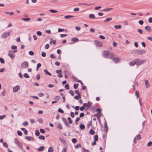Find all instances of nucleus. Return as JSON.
<instances>
[{
    "label": "nucleus",
    "mask_w": 152,
    "mask_h": 152,
    "mask_svg": "<svg viewBox=\"0 0 152 152\" xmlns=\"http://www.w3.org/2000/svg\"><path fill=\"white\" fill-rule=\"evenodd\" d=\"M146 61V60L145 59L140 60L139 58H137L130 62L129 64L131 66H134L135 64H136L137 66H140L145 63Z\"/></svg>",
    "instance_id": "obj_1"
},
{
    "label": "nucleus",
    "mask_w": 152,
    "mask_h": 152,
    "mask_svg": "<svg viewBox=\"0 0 152 152\" xmlns=\"http://www.w3.org/2000/svg\"><path fill=\"white\" fill-rule=\"evenodd\" d=\"M102 56L105 58L112 59L115 56V54L108 50H104L102 52Z\"/></svg>",
    "instance_id": "obj_2"
},
{
    "label": "nucleus",
    "mask_w": 152,
    "mask_h": 152,
    "mask_svg": "<svg viewBox=\"0 0 152 152\" xmlns=\"http://www.w3.org/2000/svg\"><path fill=\"white\" fill-rule=\"evenodd\" d=\"M94 43L96 47H101L103 46L102 43L97 40H95L94 41Z\"/></svg>",
    "instance_id": "obj_3"
},
{
    "label": "nucleus",
    "mask_w": 152,
    "mask_h": 152,
    "mask_svg": "<svg viewBox=\"0 0 152 152\" xmlns=\"http://www.w3.org/2000/svg\"><path fill=\"white\" fill-rule=\"evenodd\" d=\"M10 34V32L4 33L2 35V37L4 39H6L8 37H9Z\"/></svg>",
    "instance_id": "obj_4"
},
{
    "label": "nucleus",
    "mask_w": 152,
    "mask_h": 152,
    "mask_svg": "<svg viewBox=\"0 0 152 152\" xmlns=\"http://www.w3.org/2000/svg\"><path fill=\"white\" fill-rule=\"evenodd\" d=\"M146 51L144 50H139L137 49V55H142L145 54Z\"/></svg>",
    "instance_id": "obj_5"
},
{
    "label": "nucleus",
    "mask_w": 152,
    "mask_h": 152,
    "mask_svg": "<svg viewBox=\"0 0 152 152\" xmlns=\"http://www.w3.org/2000/svg\"><path fill=\"white\" fill-rule=\"evenodd\" d=\"M28 66V64L27 61H24L21 65V67L22 68H26Z\"/></svg>",
    "instance_id": "obj_6"
},
{
    "label": "nucleus",
    "mask_w": 152,
    "mask_h": 152,
    "mask_svg": "<svg viewBox=\"0 0 152 152\" xmlns=\"http://www.w3.org/2000/svg\"><path fill=\"white\" fill-rule=\"evenodd\" d=\"M20 87L19 86L17 85L16 86L13 87V91L14 93H15L18 92L20 89Z\"/></svg>",
    "instance_id": "obj_7"
},
{
    "label": "nucleus",
    "mask_w": 152,
    "mask_h": 152,
    "mask_svg": "<svg viewBox=\"0 0 152 152\" xmlns=\"http://www.w3.org/2000/svg\"><path fill=\"white\" fill-rule=\"evenodd\" d=\"M8 55L12 59H14L15 57V54H14L11 51H10L9 52Z\"/></svg>",
    "instance_id": "obj_8"
},
{
    "label": "nucleus",
    "mask_w": 152,
    "mask_h": 152,
    "mask_svg": "<svg viewBox=\"0 0 152 152\" xmlns=\"http://www.w3.org/2000/svg\"><path fill=\"white\" fill-rule=\"evenodd\" d=\"M112 59L115 63H117L119 62L121 60V58L118 57L113 58Z\"/></svg>",
    "instance_id": "obj_9"
},
{
    "label": "nucleus",
    "mask_w": 152,
    "mask_h": 152,
    "mask_svg": "<svg viewBox=\"0 0 152 152\" xmlns=\"http://www.w3.org/2000/svg\"><path fill=\"white\" fill-rule=\"evenodd\" d=\"M59 139L60 141L64 145H66L67 143L66 141L61 137H59Z\"/></svg>",
    "instance_id": "obj_10"
},
{
    "label": "nucleus",
    "mask_w": 152,
    "mask_h": 152,
    "mask_svg": "<svg viewBox=\"0 0 152 152\" xmlns=\"http://www.w3.org/2000/svg\"><path fill=\"white\" fill-rule=\"evenodd\" d=\"M145 30L147 31L150 32L151 31V28L150 26H147L145 27Z\"/></svg>",
    "instance_id": "obj_11"
},
{
    "label": "nucleus",
    "mask_w": 152,
    "mask_h": 152,
    "mask_svg": "<svg viewBox=\"0 0 152 152\" xmlns=\"http://www.w3.org/2000/svg\"><path fill=\"white\" fill-rule=\"evenodd\" d=\"M25 139H27L28 141H31V140H34V138L31 136H26L25 137Z\"/></svg>",
    "instance_id": "obj_12"
},
{
    "label": "nucleus",
    "mask_w": 152,
    "mask_h": 152,
    "mask_svg": "<svg viewBox=\"0 0 152 152\" xmlns=\"http://www.w3.org/2000/svg\"><path fill=\"white\" fill-rule=\"evenodd\" d=\"M21 130L23 131L24 132V134L25 135H27L28 134L27 130L25 128H21Z\"/></svg>",
    "instance_id": "obj_13"
},
{
    "label": "nucleus",
    "mask_w": 152,
    "mask_h": 152,
    "mask_svg": "<svg viewBox=\"0 0 152 152\" xmlns=\"http://www.w3.org/2000/svg\"><path fill=\"white\" fill-rule=\"evenodd\" d=\"M80 129L81 130H83L85 129V125L82 123H81L79 126Z\"/></svg>",
    "instance_id": "obj_14"
},
{
    "label": "nucleus",
    "mask_w": 152,
    "mask_h": 152,
    "mask_svg": "<svg viewBox=\"0 0 152 152\" xmlns=\"http://www.w3.org/2000/svg\"><path fill=\"white\" fill-rule=\"evenodd\" d=\"M131 53L132 54H135L137 55V49L132 50L131 51Z\"/></svg>",
    "instance_id": "obj_15"
},
{
    "label": "nucleus",
    "mask_w": 152,
    "mask_h": 152,
    "mask_svg": "<svg viewBox=\"0 0 152 152\" xmlns=\"http://www.w3.org/2000/svg\"><path fill=\"white\" fill-rule=\"evenodd\" d=\"M17 145H18L19 147L20 148V149L23 150V146L22 144L20 142Z\"/></svg>",
    "instance_id": "obj_16"
},
{
    "label": "nucleus",
    "mask_w": 152,
    "mask_h": 152,
    "mask_svg": "<svg viewBox=\"0 0 152 152\" xmlns=\"http://www.w3.org/2000/svg\"><path fill=\"white\" fill-rule=\"evenodd\" d=\"M44 148L45 147L44 146H42L38 148L37 150L39 152L42 151L44 149Z\"/></svg>",
    "instance_id": "obj_17"
},
{
    "label": "nucleus",
    "mask_w": 152,
    "mask_h": 152,
    "mask_svg": "<svg viewBox=\"0 0 152 152\" xmlns=\"http://www.w3.org/2000/svg\"><path fill=\"white\" fill-rule=\"evenodd\" d=\"M89 132L91 135H94L95 133V131L92 129L90 130Z\"/></svg>",
    "instance_id": "obj_18"
},
{
    "label": "nucleus",
    "mask_w": 152,
    "mask_h": 152,
    "mask_svg": "<svg viewBox=\"0 0 152 152\" xmlns=\"http://www.w3.org/2000/svg\"><path fill=\"white\" fill-rule=\"evenodd\" d=\"M113 9L112 8H107V9H103L102 10V11L103 12H107V11H109L111 10H112Z\"/></svg>",
    "instance_id": "obj_19"
},
{
    "label": "nucleus",
    "mask_w": 152,
    "mask_h": 152,
    "mask_svg": "<svg viewBox=\"0 0 152 152\" xmlns=\"http://www.w3.org/2000/svg\"><path fill=\"white\" fill-rule=\"evenodd\" d=\"M89 17V18L92 19H94L95 18V15L94 14H90Z\"/></svg>",
    "instance_id": "obj_20"
},
{
    "label": "nucleus",
    "mask_w": 152,
    "mask_h": 152,
    "mask_svg": "<svg viewBox=\"0 0 152 152\" xmlns=\"http://www.w3.org/2000/svg\"><path fill=\"white\" fill-rule=\"evenodd\" d=\"M145 85L146 87L148 88L149 86V83L148 81L147 80H145Z\"/></svg>",
    "instance_id": "obj_21"
},
{
    "label": "nucleus",
    "mask_w": 152,
    "mask_h": 152,
    "mask_svg": "<svg viewBox=\"0 0 152 152\" xmlns=\"http://www.w3.org/2000/svg\"><path fill=\"white\" fill-rule=\"evenodd\" d=\"M72 41L74 42H77L79 41V39L77 38H72Z\"/></svg>",
    "instance_id": "obj_22"
},
{
    "label": "nucleus",
    "mask_w": 152,
    "mask_h": 152,
    "mask_svg": "<svg viewBox=\"0 0 152 152\" xmlns=\"http://www.w3.org/2000/svg\"><path fill=\"white\" fill-rule=\"evenodd\" d=\"M135 95L136 96L137 98H138L140 96V94L139 92V91L137 90H136L135 91Z\"/></svg>",
    "instance_id": "obj_23"
},
{
    "label": "nucleus",
    "mask_w": 152,
    "mask_h": 152,
    "mask_svg": "<svg viewBox=\"0 0 152 152\" xmlns=\"http://www.w3.org/2000/svg\"><path fill=\"white\" fill-rule=\"evenodd\" d=\"M86 105V106H88V107H90L92 104V103L90 101H89L88 103H84Z\"/></svg>",
    "instance_id": "obj_24"
},
{
    "label": "nucleus",
    "mask_w": 152,
    "mask_h": 152,
    "mask_svg": "<svg viewBox=\"0 0 152 152\" xmlns=\"http://www.w3.org/2000/svg\"><path fill=\"white\" fill-rule=\"evenodd\" d=\"M74 16L71 15H66L64 16V18L66 19H68L70 18H73Z\"/></svg>",
    "instance_id": "obj_25"
},
{
    "label": "nucleus",
    "mask_w": 152,
    "mask_h": 152,
    "mask_svg": "<svg viewBox=\"0 0 152 152\" xmlns=\"http://www.w3.org/2000/svg\"><path fill=\"white\" fill-rule=\"evenodd\" d=\"M54 151L53 148L52 147H50L48 149V152H53Z\"/></svg>",
    "instance_id": "obj_26"
},
{
    "label": "nucleus",
    "mask_w": 152,
    "mask_h": 152,
    "mask_svg": "<svg viewBox=\"0 0 152 152\" xmlns=\"http://www.w3.org/2000/svg\"><path fill=\"white\" fill-rule=\"evenodd\" d=\"M86 105V104H85V103H84L83 104V106H81L80 108V110L81 111H83V110H84V109H85V107Z\"/></svg>",
    "instance_id": "obj_27"
},
{
    "label": "nucleus",
    "mask_w": 152,
    "mask_h": 152,
    "mask_svg": "<svg viewBox=\"0 0 152 152\" xmlns=\"http://www.w3.org/2000/svg\"><path fill=\"white\" fill-rule=\"evenodd\" d=\"M112 19V18L110 17L107 18L106 20H104V22H107V21H109L110 20H111Z\"/></svg>",
    "instance_id": "obj_28"
},
{
    "label": "nucleus",
    "mask_w": 152,
    "mask_h": 152,
    "mask_svg": "<svg viewBox=\"0 0 152 152\" xmlns=\"http://www.w3.org/2000/svg\"><path fill=\"white\" fill-rule=\"evenodd\" d=\"M44 72L46 74L48 75L49 76H51V74L49 72L47 69L44 70Z\"/></svg>",
    "instance_id": "obj_29"
},
{
    "label": "nucleus",
    "mask_w": 152,
    "mask_h": 152,
    "mask_svg": "<svg viewBox=\"0 0 152 152\" xmlns=\"http://www.w3.org/2000/svg\"><path fill=\"white\" fill-rule=\"evenodd\" d=\"M21 20H23L24 21H28L31 20V18H22L21 19Z\"/></svg>",
    "instance_id": "obj_30"
},
{
    "label": "nucleus",
    "mask_w": 152,
    "mask_h": 152,
    "mask_svg": "<svg viewBox=\"0 0 152 152\" xmlns=\"http://www.w3.org/2000/svg\"><path fill=\"white\" fill-rule=\"evenodd\" d=\"M121 25H115L114 26V28L116 29H119L121 28Z\"/></svg>",
    "instance_id": "obj_31"
},
{
    "label": "nucleus",
    "mask_w": 152,
    "mask_h": 152,
    "mask_svg": "<svg viewBox=\"0 0 152 152\" xmlns=\"http://www.w3.org/2000/svg\"><path fill=\"white\" fill-rule=\"evenodd\" d=\"M39 139L40 140H44L45 139V137L43 135H40L39 137Z\"/></svg>",
    "instance_id": "obj_32"
},
{
    "label": "nucleus",
    "mask_w": 152,
    "mask_h": 152,
    "mask_svg": "<svg viewBox=\"0 0 152 152\" xmlns=\"http://www.w3.org/2000/svg\"><path fill=\"white\" fill-rule=\"evenodd\" d=\"M23 76L24 77L27 78H28L30 77L29 75L27 73H25L23 75Z\"/></svg>",
    "instance_id": "obj_33"
},
{
    "label": "nucleus",
    "mask_w": 152,
    "mask_h": 152,
    "mask_svg": "<svg viewBox=\"0 0 152 152\" xmlns=\"http://www.w3.org/2000/svg\"><path fill=\"white\" fill-rule=\"evenodd\" d=\"M75 92L76 94H77L79 96L81 95L80 93H79V90H76L75 91Z\"/></svg>",
    "instance_id": "obj_34"
},
{
    "label": "nucleus",
    "mask_w": 152,
    "mask_h": 152,
    "mask_svg": "<svg viewBox=\"0 0 152 152\" xmlns=\"http://www.w3.org/2000/svg\"><path fill=\"white\" fill-rule=\"evenodd\" d=\"M57 127L60 130H61L62 129V126L61 124H59L58 125Z\"/></svg>",
    "instance_id": "obj_35"
},
{
    "label": "nucleus",
    "mask_w": 152,
    "mask_h": 152,
    "mask_svg": "<svg viewBox=\"0 0 152 152\" xmlns=\"http://www.w3.org/2000/svg\"><path fill=\"white\" fill-rule=\"evenodd\" d=\"M78 83H76L74 85V88L75 89H76L77 88L78 86H79Z\"/></svg>",
    "instance_id": "obj_36"
},
{
    "label": "nucleus",
    "mask_w": 152,
    "mask_h": 152,
    "mask_svg": "<svg viewBox=\"0 0 152 152\" xmlns=\"http://www.w3.org/2000/svg\"><path fill=\"white\" fill-rule=\"evenodd\" d=\"M96 111L98 112V113L100 114L101 113L102 110L101 108H97L96 109Z\"/></svg>",
    "instance_id": "obj_37"
},
{
    "label": "nucleus",
    "mask_w": 152,
    "mask_h": 152,
    "mask_svg": "<svg viewBox=\"0 0 152 152\" xmlns=\"http://www.w3.org/2000/svg\"><path fill=\"white\" fill-rule=\"evenodd\" d=\"M35 134L37 136H38L40 134V133L38 130H36V131L35 132Z\"/></svg>",
    "instance_id": "obj_38"
},
{
    "label": "nucleus",
    "mask_w": 152,
    "mask_h": 152,
    "mask_svg": "<svg viewBox=\"0 0 152 152\" xmlns=\"http://www.w3.org/2000/svg\"><path fill=\"white\" fill-rule=\"evenodd\" d=\"M60 99V97L59 96H56L54 99L55 100H56V101H58Z\"/></svg>",
    "instance_id": "obj_39"
},
{
    "label": "nucleus",
    "mask_w": 152,
    "mask_h": 152,
    "mask_svg": "<svg viewBox=\"0 0 152 152\" xmlns=\"http://www.w3.org/2000/svg\"><path fill=\"white\" fill-rule=\"evenodd\" d=\"M49 11L50 12L53 13H56L58 12L57 11L53 9L50 10Z\"/></svg>",
    "instance_id": "obj_40"
},
{
    "label": "nucleus",
    "mask_w": 152,
    "mask_h": 152,
    "mask_svg": "<svg viewBox=\"0 0 152 152\" xmlns=\"http://www.w3.org/2000/svg\"><path fill=\"white\" fill-rule=\"evenodd\" d=\"M80 4H82L83 5L85 6H90L92 5V4H86L85 3H80Z\"/></svg>",
    "instance_id": "obj_41"
},
{
    "label": "nucleus",
    "mask_w": 152,
    "mask_h": 152,
    "mask_svg": "<svg viewBox=\"0 0 152 152\" xmlns=\"http://www.w3.org/2000/svg\"><path fill=\"white\" fill-rule=\"evenodd\" d=\"M101 114H99L98 113H97V114L94 115V116L96 117L97 118V117H99H99H101Z\"/></svg>",
    "instance_id": "obj_42"
},
{
    "label": "nucleus",
    "mask_w": 152,
    "mask_h": 152,
    "mask_svg": "<svg viewBox=\"0 0 152 152\" xmlns=\"http://www.w3.org/2000/svg\"><path fill=\"white\" fill-rule=\"evenodd\" d=\"M20 142L18 141L17 138L15 139L14 143L17 144H18Z\"/></svg>",
    "instance_id": "obj_43"
},
{
    "label": "nucleus",
    "mask_w": 152,
    "mask_h": 152,
    "mask_svg": "<svg viewBox=\"0 0 152 152\" xmlns=\"http://www.w3.org/2000/svg\"><path fill=\"white\" fill-rule=\"evenodd\" d=\"M72 141L73 143L75 144L76 143L77 140L76 138H73L72 139Z\"/></svg>",
    "instance_id": "obj_44"
},
{
    "label": "nucleus",
    "mask_w": 152,
    "mask_h": 152,
    "mask_svg": "<svg viewBox=\"0 0 152 152\" xmlns=\"http://www.w3.org/2000/svg\"><path fill=\"white\" fill-rule=\"evenodd\" d=\"M98 140V137L97 135H95L94 136V140L97 141Z\"/></svg>",
    "instance_id": "obj_45"
},
{
    "label": "nucleus",
    "mask_w": 152,
    "mask_h": 152,
    "mask_svg": "<svg viewBox=\"0 0 152 152\" xmlns=\"http://www.w3.org/2000/svg\"><path fill=\"white\" fill-rule=\"evenodd\" d=\"M19 136H21L22 135V132L20 131H18L17 132Z\"/></svg>",
    "instance_id": "obj_46"
},
{
    "label": "nucleus",
    "mask_w": 152,
    "mask_h": 152,
    "mask_svg": "<svg viewBox=\"0 0 152 152\" xmlns=\"http://www.w3.org/2000/svg\"><path fill=\"white\" fill-rule=\"evenodd\" d=\"M104 130L105 131V132L106 133H107L108 131V127L107 126H104Z\"/></svg>",
    "instance_id": "obj_47"
},
{
    "label": "nucleus",
    "mask_w": 152,
    "mask_h": 152,
    "mask_svg": "<svg viewBox=\"0 0 152 152\" xmlns=\"http://www.w3.org/2000/svg\"><path fill=\"white\" fill-rule=\"evenodd\" d=\"M6 117V115H0V120H2L4 119Z\"/></svg>",
    "instance_id": "obj_48"
},
{
    "label": "nucleus",
    "mask_w": 152,
    "mask_h": 152,
    "mask_svg": "<svg viewBox=\"0 0 152 152\" xmlns=\"http://www.w3.org/2000/svg\"><path fill=\"white\" fill-rule=\"evenodd\" d=\"M79 98H81V95L80 96H79L78 95V96L76 95L74 97V99L76 100L78 99Z\"/></svg>",
    "instance_id": "obj_49"
},
{
    "label": "nucleus",
    "mask_w": 152,
    "mask_h": 152,
    "mask_svg": "<svg viewBox=\"0 0 152 152\" xmlns=\"http://www.w3.org/2000/svg\"><path fill=\"white\" fill-rule=\"evenodd\" d=\"M65 88L66 90H69V85L68 84H66L65 86Z\"/></svg>",
    "instance_id": "obj_50"
},
{
    "label": "nucleus",
    "mask_w": 152,
    "mask_h": 152,
    "mask_svg": "<svg viewBox=\"0 0 152 152\" xmlns=\"http://www.w3.org/2000/svg\"><path fill=\"white\" fill-rule=\"evenodd\" d=\"M81 144H79L78 145H76L75 146V148H78L79 147H81Z\"/></svg>",
    "instance_id": "obj_51"
},
{
    "label": "nucleus",
    "mask_w": 152,
    "mask_h": 152,
    "mask_svg": "<svg viewBox=\"0 0 152 152\" xmlns=\"http://www.w3.org/2000/svg\"><path fill=\"white\" fill-rule=\"evenodd\" d=\"M58 112H59L60 113H64V111L60 108H59L58 109Z\"/></svg>",
    "instance_id": "obj_52"
},
{
    "label": "nucleus",
    "mask_w": 152,
    "mask_h": 152,
    "mask_svg": "<svg viewBox=\"0 0 152 152\" xmlns=\"http://www.w3.org/2000/svg\"><path fill=\"white\" fill-rule=\"evenodd\" d=\"M3 145L6 148H7L8 147V145L7 143L5 142H3Z\"/></svg>",
    "instance_id": "obj_53"
},
{
    "label": "nucleus",
    "mask_w": 152,
    "mask_h": 152,
    "mask_svg": "<svg viewBox=\"0 0 152 152\" xmlns=\"http://www.w3.org/2000/svg\"><path fill=\"white\" fill-rule=\"evenodd\" d=\"M6 91L5 89H4L1 94V95L3 96H4L5 95Z\"/></svg>",
    "instance_id": "obj_54"
},
{
    "label": "nucleus",
    "mask_w": 152,
    "mask_h": 152,
    "mask_svg": "<svg viewBox=\"0 0 152 152\" xmlns=\"http://www.w3.org/2000/svg\"><path fill=\"white\" fill-rule=\"evenodd\" d=\"M62 119L64 123V124H66V121H67L66 119L64 117H62Z\"/></svg>",
    "instance_id": "obj_55"
},
{
    "label": "nucleus",
    "mask_w": 152,
    "mask_h": 152,
    "mask_svg": "<svg viewBox=\"0 0 152 152\" xmlns=\"http://www.w3.org/2000/svg\"><path fill=\"white\" fill-rule=\"evenodd\" d=\"M91 125H92V121H89L88 123V124H87V127L88 128L89 127L91 126Z\"/></svg>",
    "instance_id": "obj_56"
},
{
    "label": "nucleus",
    "mask_w": 152,
    "mask_h": 152,
    "mask_svg": "<svg viewBox=\"0 0 152 152\" xmlns=\"http://www.w3.org/2000/svg\"><path fill=\"white\" fill-rule=\"evenodd\" d=\"M0 61L1 63L4 64V61L2 58H0Z\"/></svg>",
    "instance_id": "obj_57"
},
{
    "label": "nucleus",
    "mask_w": 152,
    "mask_h": 152,
    "mask_svg": "<svg viewBox=\"0 0 152 152\" xmlns=\"http://www.w3.org/2000/svg\"><path fill=\"white\" fill-rule=\"evenodd\" d=\"M37 121L41 124H42L43 122V120L41 118L38 119L37 120Z\"/></svg>",
    "instance_id": "obj_58"
},
{
    "label": "nucleus",
    "mask_w": 152,
    "mask_h": 152,
    "mask_svg": "<svg viewBox=\"0 0 152 152\" xmlns=\"http://www.w3.org/2000/svg\"><path fill=\"white\" fill-rule=\"evenodd\" d=\"M65 31L64 29H61V28H59L58 29V31L59 32L64 31Z\"/></svg>",
    "instance_id": "obj_59"
},
{
    "label": "nucleus",
    "mask_w": 152,
    "mask_h": 152,
    "mask_svg": "<svg viewBox=\"0 0 152 152\" xmlns=\"http://www.w3.org/2000/svg\"><path fill=\"white\" fill-rule=\"evenodd\" d=\"M56 73L59 74H61L62 72V71L61 70H57L56 71Z\"/></svg>",
    "instance_id": "obj_60"
},
{
    "label": "nucleus",
    "mask_w": 152,
    "mask_h": 152,
    "mask_svg": "<svg viewBox=\"0 0 152 152\" xmlns=\"http://www.w3.org/2000/svg\"><path fill=\"white\" fill-rule=\"evenodd\" d=\"M37 35L39 36H41L42 34V32H41V31H37Z\"/></svg>",
    "instance_id": "obj_61"
},
{
    "label": "nucleus",
    "mask_w": 152,
    "mask_h": 152,
    "mask_svg": "<svg viewBox=\"0 0 152 152\" xmlns=\"http://www.w3.org/2000/svg\"><path fill=\"white\" fill-rule=\"evenodd\" d=\"M28 123L27 121H25L23 123V125L24 126H27L28 125Z\"/></svg>",
    "instance_id": "obj_62"
},
{
    "label": "nucleus",
    "mask_w": 152,
    "mask_h": 152,
    "mask_svg": "<svg viewBox=\"0 0 152 152\" xmlns=\"http://www.w3.org/2000/svg\"><path fill=\"white\" fill-rule=\"evenodd\" d=\"M152 142L151 141L149 142L147 144V146L148 147H150L152 145Z\"/></svg>",
    "instance_id": "obj_63"
},
{
    "label": "nucleus",
    "mask_w": 152,
    "mask_h": 152,
    "mask_svg": "<svg viewBox=\"0 0 152 152\" xmlns=\"http://www.w3.org/2000/svg\"><path fill=\"white\" fill-rule=\"evenodd\" d=\"M138 32H139L140 34H142L143 33V31L141 29H139L138 30Z\"/></svg>",
    "instance_id": "obj_64"
}]
</instances>
